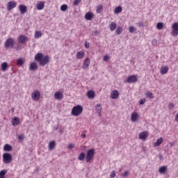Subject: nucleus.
Segmentation results:
<instances>
[{
	"mask_svg": "<svg viewBox=\"0 0 178 178\" xmlns=\"http://www.w3.org/2000/svg\"><path fill=\"white\" fill-rule=\"evenodd\" d=\"M85 48H90V43H85Z\"/></svg>",
	"mask_w": 178,
	"mask_h": 178,
	"instance_id": "obj_52",
	"label": "nucleus"
},
{
	"mask_svg": "<svg viewBox=\"0 0 178 178\" xmlns=\"http://www.w3.org/2000/svg\"><path fill=\"white\" fill-rule=\"evenodd\" d=\"M138 81V76L137 75H130L126 79V83H129V84L131 83H136Z\"/></svg>",
	"mask_w": 178,
	"mask_h": 178,
	"instance_id": "obj_7",
	"label": "nucleus"
},
{
	"mask_svg": "<svg viewBox=\"0 0 178 178\" xmlns=\"http://www.w3.org/2000/svg\"><path fill=\"white\" fill-rule=\"evenodd\" d=\"M25 62H26V60H24V58H18L17 60V65L18 66H23Z\"/></svg>",
	"mask_w": 178,
	"mask_h": 178,
	"instance_id": "obj_29",
	"label": "nucleus"
},
{
	"mask_svg": "<svg viewBox=\"0 0 178 178\" xmlns=\"http://www.w3.org/2000/svg\"><path fill=\"white\" fill-rule=\"evenodd\" d=\"M17 6V3L15 1H9L7 3V9L8 10H12L13 9H15Z\"/></svg>",
	"mask_w": 178,
	"mask_h": 178,
	"instance_id": "obj_11",
	"label": "nucleus"
},
{
	"mask_svg": "<svg viewBox=\"0 0 178 178\" xmlns=\"http://www.w3.org/2000/svg\"><path fill=\"white\" fill-rule=\"evenodd\" d=\"M19 141H23L24 140V134H20L18 136Z\"/></svg>",
	"mask_w": 178,
	"mask_h": 178,
	"instance_id": "obj_41",
	"label": "nucleus"
},
{
	"mask_svg": "<svg viewBox=\"0 0 178 178\" xmlns=\"http://www.w3.org/2000/svg\"><path fill=\"white\" fill-rule=\"evenodd\" d=\"M95 155V150L94 149H90L88 150L86 153V161L87 163H90L91 161L94 159V156Z\"/></svg>",
	"mask_w": 178,
	"mask_h": 178,
	"instance_id": "obj_3",
	"label": "nucleus"
},
{
	"mask_svg": "<svg viewBox=\"0 0 178 178\" xmlns=\"http://www.w3.org/2000/svg\"><path fill=\"white\" fill-rule=\"evenodd\" d=\"M45 8V3L44 1H38L36 6L38 10H42Z\"/></svg>",
	"mask_w": 178,
	"mask_h": 178,
	"instance_id": "obj_16",
	"label": "nucleus"
},
{
	"mask_svg": "<svg viewBox=\"0 0 178 178\" xmlns=\"http://www.w3.org/2000/svg\"><path fill=\"white\" fill-rule=\"evenodd\" d=\"M40 37H42V33H41V31H35V38H40Z\"/></svg>",
	"mask_w": 178,
	"mask_h": 178,
	"instance_id": "obj_37",
	"label": "nucleus"
},
{
	"mask_svg": "<svg viewBox=\"0 0 178 178\" xmlns=\"http://www.w3.org/2000/svg\"><path fill=\"white\" fill-rule=\"evenodd\" d=\"M38 70V65H37V63L32 62L30 63L29 70H31V72H35Z\"/></svg>",
	"mask_w": 178,
	"mask_h": 178,
	"instance_id": "obj_13",
	"label": "nucleus"
},
{
	"mask_svg": "<svg viewBox=\"0 0 178 178\" xmlns=\"http://www.w3.org/2000/svg\"><path fill=\"white\" fill-rule=\"evenodd\" d=\"M138 119H140V114H138V113H137V111H134L131 114V122H138Z\"/></svg>",
	"mask_w": 178,
	"mask_h": 178,
	"instance_id": "obj_10",
	"label": "nucleus"
},
{
	"mask_svg": "<svg viewBox=\"0 0 178 178\" xmlns=\"http://www.w3.org/2000/svg\"><path fill=\"white\" fill-rule=\"evenodd\" d=\"M139 26H142V25H141V23H140V24H139Z\"/></svg>",
	"mask_w": 178,
	"mask_h": 178,
	"instance_id": "obj_55",
	"label": "nucleus"
},
{
	"mask_svg": "<svg viewBox=\"0 0 178 178\" xmlns=\"http://www.w3.org/2000/svg\"><path fill=\"white\" fill-rule=\"evenodd\" d=\"M5 175H6V171L3 170L0 172V177H4Z\"/></svg>",
	"mask_w": 178,
	"mask_h": 178,
	"instance_id": "obj_43",
	"label": "nucleus"
},
{
	"mask_svg": "<svg viewBox=\"0 0 178 178\" xmlns=\"http://www.w3.org/2000/svg\"><path fill=\"white\" fill-rule=\"evenodd\" d=\"M54 98L55 99H63V93L60 91H57L54 93Z\"/></svg>",
	"mask_w": 178,
	"mask_h": 178,
	"instance_id": "obj_17",
	"label": "nucleus"
},
{
	"mask_svg": "<svg viewBox=\"0 0 178 178\" xmlns=\"http://www.w3.org/2000/svg\"><path fill=\"white\" fill-rule=\"evenodd\" d=\"M162 143H163V138H159L157 139L156 143H153V147H159V145H161Z\"/></svg>",
	"mask_w": 178,
	"mask_h": 178,
	"instance_id": "obj_21",
	"label": "nucleus"
},
{
	"mask_svg": "<svg viewBox=\"0 0 178 178\" xmlns=\"http://www.w3.org/2000/svg\"><path fill=\"white\" fill-rule=\"evenodd\" d=\"M1 70L2 72H6L8 70V63L4 62L1 64Z\"/></svg>",
	"mask_w": 178,
	"mask_h": 178,
	"instance_id": "obj_34",
	"label": "nucleus"
},
{
	"mask_svg": "<svg viewBox=\"0 0 178 178\" xmlns=\"http://www.w3.org/2000/svg\"><path fill=\"white\" fill-rule=\"evenodd\" d=\"M145 102H146L145 99H143L140 101V104L144 105V104H145Z\"/></svg>",
	"mask_w": 178,
	"mask_h": 178,
	"instance_id": "obj_48",
	"label": "nucleus"
},
{
	"mask_svg": "<svg viewBox=\"0 0 178 178\" xmlns=\"http://www.w3.org/2000/svg\"><path fill=\"white\" fill-rule=\"evenodd\" d=\"M56 147V143L55 140L50 141L49 143V151H52V149H55V147Z\"/></svg>",
	"mask_w": 178,
	"mask_h": 178,
	"instance_id": "obj_22",
	"label": "nucleus"
},
{
	"mask_svg": "<svg viewBox=\"0 0 178 178\" xmlns=\"http://www.w3.org/2000/svg\"><path fill=\"white\" fill-rule=\"evenodd\" d=\"M12 149V146L9 144H6L3 147V151H5L6 152H10Z\"/></svg>",
	"mask_w": 178,
	"mask_h": 178,
	"instance_id": "obj_26",
	"label": "nucleus"
},
{
	"mask_svg": "<svg viewBox=\"0 0 178 178\" xmlns=\"http://www.w3.org/2000/svg\"><path fill=\"white\" fill-rule=\"evenodd\" d=\"M13 126H17L19 123H20V120L17 117H15L14 119L13 120Z\"/></svg>",
	"mask_w": 178,
	"mask_h": 178,
	"instance_id": "obj_30",
	"label": "nucleus"
},
{
	"mask_svg": "<svg viewBox=\"0 0 178 178\" xmlns=\"http://www.w3.org/2000/svg\"><path fill=\"white\" fill-rule=\"evenodd\" d=\"M109 59H111V56H109L108 55L104 56V62H108V60H109Z\"/></svg>",
	"mask_w": 178,
	"mask_h": 178,
	"instance_id": "obj_45",
	"label": "nucleus"
},
{
	"mask_svg": "<svg viewBox=\"0 0 178 178\" xmlns=\"http://www.w3.org/2000/svg\"><path fill=\"white\" fill-rule=\"evenodd\" d=\"M40 97H41V93L38 90H35L31 94L33 101H38V99H40Z\"/></svg>",
	"mask_w": 178,
	"mask_h": 178,
	"instance_id": "obj_8",
	"label": "nucleus"
},
{
	"mask_svg": "<svg viewBox=\"0 0 178 178\" xmlns=\"http://www.w3.org/2000/svg\"><path fill=\"white\" fill-rule=\"evenodd\" d=\"M80 2H81V0H74L73 4L74 5V6H79Z\"/></svg>",
	"mask_w": 178,
	"mask_h": 178,
	"instance_id": "obj_40",
	"label": "nucleus"
},
{
	"mask_svg": "<svg viewBox=\"0 0 178 178\" xmlns=\"http://www.w3.org/2000/svg\"><path fill=\"white\" fill-rule=\"evenodd\" d=\"M35 60H36L40 66H45V65L49 63V56H44L42 53H38L35 56Z\"/></svg>",
	"mask_w": 178,
	"mask_h": 178,
	"instance_id": "obj_1",
	"label": "nucleus"
},
{
	"mask_svg": "<svg viewBox=\"0 0 178 178\" xmlns=\"http://www.w3.org/2000/svg\"><path fill=\"white\" fill-rule=\"evenodd\" d=\"M175 122H178V113L175 115Z\"/></svg>",
	"mask_w": 178,
	"mask_h": 178,
	"instance_id": "obj_54",
	"label": "nucleus"
},
{
	"mask_svg": "<svg viewBox=\"0 0 178 178\" xmlns=\"http://www.w3.org/2000/svg\"><path fill=\"white\" fill-rule=\"evenodd\" d=\"M27 41H29V39L24 35H21L18 38V42L19 44H26V42H27Z\"/></svg>",
	"mask_w": 178,
	"mask_h": 178,
	"instance_id": "obj_12",
	"label": "nucleus"
},
{
	"mask_svg": "<svg viewBox=\"0 0 178 178\" xmlns=\"http://www.w3.org/2000/svg\"><path fill=\"white\" fill-rule=\"evenodd\" d=\"M159 159H160V161H163V156L162 154H159Z\"/></svg>",
	"mask_w": 178,
	"mask_h": 178,
	"instance_id": "obj_50",
	"label": "nucleus"
},
{
	"mask_svg": "<svg viewBox=\"0 0 178 178\" xmlns=\"http://www.w3.org/2000/svg\"><path fill=\"white\" fill-rule=\"evenodd\" d=\"M175 108V104L173 103H170L168 104V109H173Z\"/></svg>",
	"mask_w": 178,
	"mask_h": 178,
	"instance_id": "obj_47",
	"label": "nucleus"
},
{
	"mask_svg": "<svg viewBox=\"0 0 178 178\" xmlns=\"http://www.w3.org/2000/svg\"><path fill=\"white\" fill-rule=\"evenodd\" d=\"M168 72H169V67H168V65L161 67V70H160L161 74H163V75L166 74Z\"/></svg>",
	"mask_w": 178,
	"mask_h": 178,
	"instance_id": "obj_20",
	"label": "nucleus"
},
{
	"mask_svg": "<svg viewBox=\"0 0 178 178\" xmlns=\"http://www.w3.org/2000/svg\"><path fill=\"white\" fill-rule=\"evenodd\" d=\"M110 97L111 99H118V98H119V91H118V90H113L111 93Z\"/></svg>",
	"mask_w": 178,
	"mask_h": 178,
	"instance_id": "obj_14",
	"label": "nucleus"
},
{
	"mask_svg": "<svg viewBox=\"0 0 178 178\" xmlns=\"http://www.w3.org/2000/svg\"><path fill=\"white\" fill-rule=\"evenodd\" d=\"M3 161L4 163H10L12 162V155L9 153H4L3 154Z\"/></svg>",
	"mask_w": 178,
	"mask_h": 178,
	"instance_id": "obj_6",
	"label": "nucleus"
},
{
	"mask_svg": "<svg viewBox=\"0 0 178 178\" xmlns=\"http://www.w3.org/2000/svg\"><path fill=\"white\" fill-rule=\"evenodd\" d=\"M90 58H87L83 62V69H87V67L90 66Z\"/></svg>",
	"mask_w": 178,
	"mask_h": 178,
	"instance_id": "obj_25",
	"label": "nucleus"
},
{
	"mask_svg": "<svg viewBox=\"0 0 178 178\" xmlns=\"http://www.w3.org/2000/svg\"><path fill=\"white\" fill-rule=\"evenodd\" d=\"M95 111L98 113L99 116H101L102 106H101V104H96Z\"/></svg>",
	"mask_w": 178,
	"mask_h": 178,
	"instance_id": "obj_24",
	"label": "nucleus"
},
{
	"mask_svg": "<svg viewBox=\"0 0 178 178\" xmlns=\"http://www.w3.org/2000/svg\"><path fill=\"white\" fill-rule=\"evenodd\" d=\"M68 148H70V149H72V148H74V144L71 143L68 145Z\"/></svg>",
	"mask_w": 178,
	"mask_h": 178,
	"instance_id": "obj_49",
	"label": "nucleus"
},
{
	"mask_svg": "<svg viewBox=\"0 0 178 178\" xmlns=\"http://www.w3.org/2000/svg\"><path fill=\"white\" fill-rule=\"evenodd\" d=\"M152 45H156V40H154L152 41Z\"/></svg>",
	"mask_w": 178,
	"mask_h": 178,
	"instance_id": "obj_51",
	"label": "nucleus"
},
{
	"mask_svg": "<svg viewBox=\"0 0 178 178\" xmlns=\"http://www.w3.org/2000/svg\"><path fill=\"white\" fill-rule=\"evenodd\" d=\"M95 34H97V31H95Z\"/></svg>",
	"mask_w": 178,
	"mask_h": 178,
	"instance_id": "obj_56",
	"label": "nucleus"
},
{
	"mask_svg": "<svg viewBox=\"0 0 178 178\" xmlns=\"http://www.w3.org/2000/svg\"><path fill=\"white\" fill-rule=\"evenodd\" d=\"M145 95L147 98H150L151 99H152V98H154V95L149 91L147 92Z\"/></svg>",
	"mask_w": 178,
	"mask_h": 178,
	"instance_id": "obj_38",
	"label": "nucleus"
},
{
	"mask_svg": "<svg viewBox=\"0 0 178 178\" xmlns=\"http://www.w3.org/2000/svg\"><path fill=\"white\" fill-rule=\"evenodd\" d=\"M19 10L21 15H24V13H27V6H26L23 4H20L19 6Z\"/></svg>",
	"mask_w": 178,
	"mask_h": 178,
	"instance_id": "obj_15",
	"label": "nucleus"
},
{
	"mask_svg": "<svg viewBox=\"0 0 178 178\" xmlns=\"http://www.w3.org/2000/svg\"><path fill=\"white\" fill-rule=\"evenodd\" d=\"M86 56V53L83 51H80L76 53V59H83Z\"/></svg>",
	"mask_w": 178,
	"mask_h": 178,
	"instance_id": "obj_23",
	"label": "nucleus"
},
{
	"mask_svg": "<svg viewBox=\"0 0 178 178\" xmlns=\"http://www.w3.org/2000/svg\"><path fill=\"white\" fill-rule=\"evenodd\" d=\"M122 32L123 28H122L121 26H118L117 29H115V33L117 35H120V34H122Z\"/></svg>",
	"mask_w": 178,
	"mask_h": 178,
	"instance_id": "obj_33",
	"label": "nucleus"
},
{
	"mask_svg": "<svg viewBox=\"0 0 178 178\" xmlns=\"http://www.w3.org/2000/svg\"><path fill=\"white\" fill-rule=\"evenodd\" d=\"M116 27H118L116 23L113 22H111L109 25L110 31H115V30H116Z\"/></svg>",
	"mask_w": 178,
	"mask_h": 178,
	"instance_id": "obj_28",
	"label": "nucleus"
},
{
	"mask_svg": "<svg viewBox=\"0 0 178 178\" xmlns=\"http://www.w3.org/2000/svg\"><path fill=\"white\" fill-rule=\"evenodd\" d=\"M129 173H130L129 171H125L121 174V176L122 177H127V176H129Z\"/></svg>",
	"mask_w": 178,
	"mask_h": 178,
	"instance_id": "obj_42",
	"label": "nucleus"
},
{
	"mask_svg": "<svg viewBox=\"0 0 178 178\" xmlns=\"http://www.w3.org/2000/svg\"><path fill=\"white\" fill-rule=\"evenodd\" d=\"M60 10H62V12H65V10H67V5L66 4L62 5L60 7Z\"/></svg>",
	"mask_w": 178,
	"mask_h": 178,
	"instance_id": "obj_39",
	"label": "nucleus"
},
{
	"mask_svg": "<svg viewBox=\"0 0 178 178\" xmlns=\"http://www.w3.org/2000/svg\"><path fill=\"white\" fill-rule=\"evenodd\" d=\"M83 108L81 105H76L72 108L71 115H72V116H80V115L83 113Z\"/></svg>",
	"mask_w": 178,
	"mask_h": 178,
	"instance_id": "obj_2",
	"label": "nucleus"
},
{
	"mask_svg": "<svg viewBox=\"0 0 178 178\" xmlns=\"http://www.w3.org/2000/svg\"><path fill=\"white\" fill-rule=\"evenodd\" d=\"M166 170H168V167L165 165L160 167L159 169V172L161 175H165V173H166Z\"/></svg>",
	"mask_w": 178,
	"mask_h": 178,
	"instance_id": "obj_27",
	"label": "nucleus"
},
{
	"mask_svg": "<svg viewBox=\"0 0 178 178\" xmlns=\"http://www.w3.org/2000/svg\"><path fill=\"white\" fill-rule=\"evenodd\" d=\"M87 97L89 98V99H94V98H95V92L92 90L88 91Z\"/></svg>",
	"mask_w": 178,
	"mask_h": 178,
	"instance_id": "obj_19",
	"label": "nucleus"
},
{
	"mask_svg": "<svg viewBox=\"0 0 178 178\" xmlns=\"http://www.w3.org/2000/svg\"><path fill=\"white\" fill-rule=\"evenodd\" d=\"M129 33H134L136 31V28L134 26H130L129 29Z\"/></svg>",
	"mask_w": 178,
	"mask_h": 178,
	"instance_id": "obj_44",
	"label": "nucleus"
},
{
	"mask_svg": "<svg viewBox=\"0 0 178 178\" xmlns=\"http://www.w3.org/2000/svg\"><path fill=\"white\" fill-rule=\"evenodd\" d=\"M110 177H111V178L116 177V172L115 171L111 172V175H110Z\"/></svg>",
	"mask_w": 178,
	"mask_h": 178,
	"instance_id": "obj_46",
	"label": "nucleus"
},
{
	"mask_svg": "<svg viewBox=\"0 0 178 178\" xmlns=\"http://www.w3.org/2000/svg\"><path fill=\"white\" fill-rule=\"evenodd\" d=\"M122 10H123V8H122V6H119L115 8L114 13H115V15L122 13Z\"/></svg>",
	"mask_w": 178,
	"mask_h": 178,
	"instance_id": "obj_31",
	"label": "nucleus"
},
{
	"mask_svg": "<svg viewBox=\"0 0 178 178\" xmlns=\"http://www.w3.org/2000/svg\"><path fill=\"white\" fill-rule=\"evenodd\" d=\"M156 29H157V30H162V29H163V23H162V22L157 23Z\"/></svg>",
	"mask_w": 178,
	"mask_h": 178,
	"instance_id": "obj_36",
	"label": "nucleus"
},
{
	"mask_svg": "<svg viewBox=\"0 0 178 178\" xmlns=\"http://www.w3.org/2000/svg\"><path fill=\"white\" fill-rule=\"evenodd\" d=\"M94 13H92V12H88L86 15H85V19L86 20H89L91 21L92 20V19H94Z\"/></svg>",
	"mask_w": 178,
	"mask_h": 178,
	"instance_id": "obj_18",
	"label": "nucleus"
},
{
	"mask_svg": "<svg viewBox=\"0 0 178 178\" xmlns=\"http://www.w3.org/2000/svg\"><path fill=\"white\" fill-rule=\"evenodd\" d=\"M15 46V39L10 38L7 39L5 42L4 47L6 49H9V48H13Z\"/></svg>",
	"mask_w": 178,
	"mask_h": 178,
	"instance_id": "obj_4",
	"label": "nucleus"
},
{
	"mask_svg": "<svg viewBox=\"0 0 178 178\" xmlns=\"http://www.w3.org/2000/svg\"><path fill=\"white\" fill-rule=\"evenodd\" d=\"M84 159H86V153L81 152L78 156V160L84 161Z\"/></svg>",
	"mask_w": 178,
	"mask_h": 178,
	"instance_id": "obj_35",
	"label": "nucleus"
},
{
	"mask_svg": "<svg viewBox=\"0 0 178 178\" xmlns=\"http://www.w3.org/2000/svg\"><path fill=\"white\" fill-rule=\"evenodd\" d=\"M148 136H149V132L147 131H144L139 134L138 137L140 140H143V141H145L147 138H148Z\"/></svg>",
	"mask_w": 178,
	"mask_h": 178,
	"instance_id": "obj_9",
	"label": "nucleus"
},
{
	"mask_svg": "<svg viewBox=\"0 0 178 178\" xmlns=\"http://www.w3.org/2000/svg\"><path fill=\"white\" fill-rule=\"evenodd\" d=\"M171 35L172 37H177L178 35V22H174L171 26Z\"/></svg>",
	"mask_w": 178,
	"mask_h": 178,
	"instance_id": "obj_5",
	"label": "nucleus"
},
{
	"mask_svg": "<svg viewBox=\"0 0 178 178\" xmlns=\"http://www.w3.org/2000/svg\"><path fill=\"white\" fill-rule=\"evenodd\" d=\"M102 10H104V6L100 4L97 6V9H96L97 13H102Z\"/></svg>",
	"mask_w": 178,
	"mask_h": 178,
	"instance_id": "obj_32",
	"label": "nucleus"
},
{
	"mask_svg": "<svg viewBox=\"0 0 178 178\" xmlns=\"http://www.w3.org/2000/svg\"><path fill=\"white\" fill-rule=\"evenodd\" d=\"M81 137L82 138H86V134H82L81 135Z\"/></svg>",
	"mask_w": 178,
	"mask_h": 178,
	"instance_id": "obj_53",
	"label": "nucleus"
}]
</instances>
